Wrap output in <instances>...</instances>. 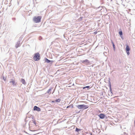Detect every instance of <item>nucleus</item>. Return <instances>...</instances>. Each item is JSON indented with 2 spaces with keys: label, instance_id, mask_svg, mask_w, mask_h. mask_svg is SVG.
Wrapping results in <instances>:
<instances>
[{
  "label": "nucleus",
  "instance_id": "nucleus-1",
  "mask_svg": "<svg viewBox=\"0 0 135 135\" xmlns=\"http://www.w3.org/2000/svg\"><path fill=\"white\" fill-rule=\"evenodd\" d=\"M76 107L80 109H85L88 108L89 106L88 105L84 104L79 105L76 106Z\"/></svg>",
  "mask_w": 135,
  "mask_h": 135
},
{
  "label": "nucleus",
  "instance_id": "nucleus-2",
  "mask_svg": "<svg viewBox=\"0 0 135 135\" xmlns=\"http://www.w3.org/2000/svg\"><path fill=\"white\" fill-rule=\"evenodd\" d=\"M41 17L40 16L35 17L33 18V21L35 23H39L41 22Z\"/></svg>",
  "mask_w": 135,
  "mask_h": 135
},
{
  "label": "nucleus",
  "instance_id": "nucleus-3",
  "mask_svg": "<svg viewBox=\"0 0 135 135\" xmlns=\"http://www.w3.org/2000/svg\"><path fill=\"white\" fill-rule=\"evenodd\" d=\"M33 59L35 61H38L40 59V55L38 52L34 54Z\"/></svg>",
  "mask_w": 135,
  "mask_h": 135
},
{
  "label": "nucleus",
  "instance_id": "nucleus-4",
  "mask_svg": "<svg viewBox=\"0 0 135 135\" xmlns=\"http://www.w3.org/2000/svg\"><path fill=\"white\" fill-rule=\"evenodd\" d=\"M80 62L86 65H88L90 63L88 59L80 60Z\"/></svg>",
  "mask_w": 135,
  "mask_h": 135
},
{
  "label": "nucleus",
  "instance_id": "nucleus-5",
  "mask_svg": "<svg viewBox=\"0 0 135 135\" xmlns=\"http://www.w3.org/2000/svg\"><path fill=\"white\" fill-rule=\"evenodd\" d=\"M44 59L45 61V62H47L48 63L52 64L54 62V61L50 60L46 57H45V58Z\"/></svg>",
  "mask_w": 135,
  "mask_h": 135
},
{
  "label": "nucleus",
  "instance_id": "nucleus-6",
  "mask_svg": "<svg viewBox=\"0 0 135 135\" xmlns=\"http://www.w3.org/2000/svg\"><path fill=\"white\" fill-rule=\"evenodd\" d=\"M130 49L129 46L128 45H127L126 48V52L128 55H129L130 53L129 51Z\"/></svg>",
  "mask_w": 135,
  "mask_h": 135
},
{
  "label": "nucleus",
  "instance_id": "nucleus-7",
  "mask_svg": "<svg viewBox=\"0 0 135 135\" xmlns=\"http://www.w3.org/2000/svg\"><path fill=\"white\" fill-rule=\"evenodd\" d=\"M32 124H34L35 125L36 124V122L34 120H32L31 121H30L29 123V127L31 126V125Z\"/></svg>",
  "mask_w": 135,
  "mask_h": 135
},
{
  "label": "nucleus",
  "instance_id": "nucleus-8",
  "mask_svg": "<svg viewBox=\"0 0 135 135\" xmlns=\"http://www.w3.org/2000/svg\"><path fill=\"white\" fill-rule=\"evenodd\" d=\"M33 110H36L38 112H39L41 111L40 108L39 107L36 106L34 107Z\"/></svg>",
  "mask_w": 135,
  "mask_h": 135
},
{
  "label": "nucleus",
  "instance_id": "nucleus-9",
  "mask_svg": "<svg viewBox=\"0 0 135 135\" xmlns=\"http://www.w3.org/2000/svg\"><path fill=\"white\" fill-rule=\"evenodd\" d=\"M98 116L100 118L103 119L104 118L105 116V115L101 113L100 114L98 115Z\"/></svg>",
  "mask_w": 135,
  "mask_h": 135
},
{
  "label": "nucleus",
  "instance_id": "nucleus-10",
  "mask_svg": "<svg viewBox=\"0 0 135 135\" xmlns=\"http://www.w3.org/2000/svg\"><path fill=\"white\" fill-rule=\"evenodd\" d=\"M20 41H19L17 42V43L16 45V48H17L18 47H19L20 46Z\"/></svg>",
  "mask_w": 135,
  "mask_h": 135
},
{
  "label": "nucleus",
  "instance_id": "nucleus-11",
  "mask_svg": "<svg viewBox=\"0 0 135 135\" xmlns=\"http://www.w3.org/2000/svg\"><path fill=\"white\" fill-rule=\"evenodd\" d=\"M111 43H112V45H113V47L114 50V51L115 50V45L114 44V43L113 42V41L112 40H111Z\"/></svg>",
  "mask_w": 135,
  "mask_h": 135
},
{
  "label": "nucleus",
  "instance_id": "nucleus-12",
  "mask_svg": "<svg viewBox=\"0 0 135 135\" xmlns=\"http://www.w3.org/2000/svg\"><path fill=\"white\" fill-rule=\"evenodd\" d=\"M10 83H12V84L13 86H15L16 85V82L14 80H12L10 81Z\"/></svg>",
  "mask_w": 135,
  "mask_h": 135
},
{
  "label": "nucleus",
  "instance_id": "nucleus-13",
  "mask_svg": "<svg viewBox=\"0 0 135 135\" xmlns=\"http://www.w3.org/2000/svg\"><path fill=\"white\" fill-rule=\"evenodd\" d=\"M21 81L23 84L24 85L26 84V83L25 80L23 78L21 79Z\"/></svg>",
  "mask_w": 135,
  "mask_h": 135
},
{
  "label": "nucleus",
  "instance_id": "nucleus-14",
  "mask_svg": "<svg viewBox=\"0 0 135 135\" xmlns=\"http://www.w3.org/2000/svg\"><path fill=\"white\" fill-rule=\"evenodd\" d=\"M53 89V88L51 87L47 91V93H50L51 94V92H50L51 91V89Z\"/></svg>",
  "mask_w": 135,
  "mask_h": 135
},
{
  "label": "nucleus",
  "instance_id": "nucleus-15",
  "mask_svg": "<svg viewBox=\"0 0 135 135\" xmlns=\"http://www.w3.org/2000/svg\"><path fill=\"white\" fill-rule=\"evenodd\" d=\"M81 130V129L76 128L75 129V131L76 132H78L80 131Z\"/></svg>",
  "mask_w": 135,
  "mask_h": 135
},
{
  "label": "nucleus",
  "instance_id": "nucleus-16",
  "mask_svg": "<svg viewBox=\"0 0 135 135\" xmlns=\"http://www.w3.org/2000/svg\"><path fill=\"white\" fill-rule=\"evenodd\" d=\"M61 99H56L55 100V102H57V103H59V102L60 101Z\"/></svg>",
  "mask_w": 135,
  "mask_h": 135
},
{
  "label": "nucleus",
  "instance_id": "nucleus-17",
  "mask_svg": "<svg viewBox=\"0 0 135 135\" xmlns=\"http://www.w3.org/2000/svg\"><path fill=\"white\" fill-rule=\"evenodd\" d=\"M108 81L109 86L111 85V83L110 81V78H109L108 79Z\"/></svg>",
  "mask_w": 135,
  "mask_h": 135
},
{
  "label": "nucleus",
  "instance_id": "nucleus-18",
  "mask_svg": "<svg viewBox=\"0 0 135 135\" xmlns=\"http://www.w3.org/2000/svg\"><path fill=\"white\" fill-rule=\"evenodd\" d=\"M90 88V87L89 86H84V87H83V89H85L86 88H87V89H89V88Z\"/></svg>",
  "mask_w": 135,
  "mask_h": 135
},
{
  "label": "nucleus",
  "instance_id": "nucleus-19",
  "mask_svg": "<svg viewBox=\"0 0 135 135\" xmlns=\"http://www.w3.org/2000/svg\"><path fill=\"white\" fill-rule=\"evenodd\" d=\"M119 33L120 36H122L123 35V33L122 31H119Z\"/></svg>",
  "mask_w": 135,
  "mask_h": 135
},
{
  "label": "nucleus",
  "instance_id": "nucleus-20",
  "mask_svg": "<svg viewBox=\"0 0 135 135\" xmlns=\"http://www.w3.org/2000/svg\"><path fill=\"white\" fill-rule=\"evenodd\" d=\"M109 86V88L110 91L111 93L112 94V88H111V85Z\"/></svg>",
  "mask_w": 135,
  "mask_h": 135
},
{
  "label": "nucleus",
  "instance_id": "nucleus-21",
  "mask_svg": "<svg viewBox=\"0 0 135 135\" xmlns=\"http://www.w3.org/2000/svg\"><path fill=\"white\" fill-rule=\"evenodd\" d=\"M3 79L4 80V81H6V78L4 76H3Z\"/></svg>",
  "mask_w": 135,
  "mask_h": 135
},
{
  "label": "nucleus",
  "instance_id": "nucleus-22",
  "mask_svg": "<svg viewBox=\"0 0 135 135\" xmlns=\"http://www.w3.org/2000/svg\"><path fill=\"white\" fill-rule=\"evenodd\" d=\"M120 37H121V38L122 39H123V35H122V36H120Z\"/></svg>",
  "mask_w": 135,
  "mask_h": 135
},
{
  "label": "nucleus",
  "instance_id": "nucleus-23",
  "mask_svg": "<svg viewBox=\"0 0 135 135\" xmlns=\"http://www.w3.org/2000/svg\"><path fill=\"white\" fill-rule=\"evenodd\" d=\"M70 106H71V105H69V106H68L67 107V108H69V107H70Z\"/></svg>",
  "mask_w": 135,
  "mask_h": 135
},
{
  "label": "nucleus",
  "instance_id": "nucleus-24",
  "mask_svg": "<svg viewBox=\"0 0 135 135\" xmlns=\"http://www.w3.org/2000/svg\"><path fill=\"white\" fill-rule=\"evenodd\" d=\"M51 102H52V103H55V100H53V101H52Z\"/></svg>",
  "mask_w": 135,
  "mask_h": 135
},
{
  "label": "nucleus",
  "instance_id": "nucleus-25",
  "mask_svg": "<svg viewBox=\"0 0 135 135\" xmlns=\"http://www.w3.org/2000/svg\"><path fill=\"white\" fill-rule=\"evenodd\" d=\"M97 33V32H94V33L95 34H96Z\"/></svg>",
  "mask_w": 135,
  "mask_h": 135
},
{
  "label": "nucleus",
  "instance_id": "nucleus-26",
  "mask_svg": "<svg viewBox=\"0 0 135 135\" xmlns=\"http://www.w3.org/2000/svg\"><path fill=\"white\" fill-rule=\"evenodd\" d=\"M71 105L70 107H71L72 108H73V105Z\"/></svg>",
  "mask_w": 135,
  "mask_h": 135
},
{
  "label": "nucleus",
  "instance_id": "nucleus-27",
  "mask_svg": "<svg viewBox=\"0 0 135 135\" xmlns=\"http://www.w3.org/2000/svg\"><path fill=\"white\" fill-rule=\"evenodd\" d=\"M12 19H13V20H15L16 19H15V18H12Z\"/></svg>",
  "mask_w": 135,
  "mask_h": 135
},
{
  "label": "nucleus",
  "instance_id": "nucleus-28",
  "mask_svg": "<svg viewBox=\"0 0 135 135\" xmlns=\"http://www.w3.org/2000/svg\"><path fill=\"white\" fill-rule=\"evenodd\" d=\"M134 126H135V119L134 121Z\"/></svg>",
  "mask_w": 135,
  "mask_h": 135
},
{
  "label": "nucleus",
  "instance_id": "nucleus-29",
  "mask_svg": "<svg viewBox=\"0 0 135 135\" xmlns=\"http://www.w3.org/2000/svg\"><path fill=\"white\" fill-rule=\"evenodd\" d=\"M90 135H93V134L91 133Z\"/></svg>",
  "mask_w": 135,
  "mask_h": 135
}]
</instances>
